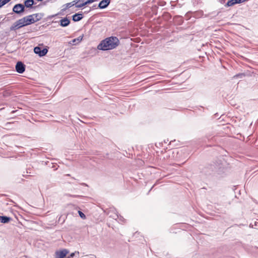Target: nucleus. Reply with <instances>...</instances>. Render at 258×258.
Segmentation results:
<instances>
[{
    "label": "nucleus",
    "mask_w": 258,
    "mask_h": 258,
    "mask_svg": "<svg viewBox=\"0 0 258 258\" xmlns=\"http://www.w3.org/2000/svg\"><path fill=\"white\" fill-rule=\"evenodd\" d=\"M25 11V7L24 5L22 4H18L15 5L13 8V11L17 14L21 15Z\"/></svg>",
    "instance_id": "obj_3"
},
{
    "label": "nucleus",
    "mask_w": 258,
    "mask_h": 258,
    "mask_svg": "<svg viewBox=\"0 0 258 258\" xmlns=\"http://www.w3.org/2000/svg\"><path fill=\"white\" fill-rule=\"evenodd\" d=\"M82 38H83L82 36H79V37H78L77 38L74 39L72 40V42L74 44H76V43H79V42H80L82 41Z\"/></svg>",
    "instance_id": "obj_16"
},
{
    "label": "nucleus",
    "mask_w": 258,
    "mask_h": 258,
    "mask_svg": "<svg viewBox=\"0 0 258 258\" xmlns=\"http://www.w3.org/2000/svg\"><path fill=\"white\" fill-rule=\"evenodd\" d=\"M4 5V3H3V2L0 0V8L2 7Z\"/></svg>",
    "instance_id": "obj_27"
},
{
    "label": "nucleus",
    "mask_w": 258,
    "mask_h": 258,
    "mask_svg": "<svg viewBox=\"0 0 258 258\" xmlns=\"http://www.w3.org/2000/svg\"><path fill=\"white\" fill-rule=\"evenodd\" d=\"M30 15L33 16L35 23L41 20L42 17L41 14H34Z\"/></svg>",
    "instance_id": "obj_15"
},
{
    "label": "nucleus",
    "mask_w": 258,
    "mask_h": 258,
    "mask_svg": "<svg viewBox=\"0 0 258 258\" xmlns=\"http://www.w3.org/2000/svg\"><path fill=\"white\" fill-rule=\"evenodd\" d=\"M21 28L18 23V21H16L13 25L10 27V31H16L17 30Z\"/></svg>",
    "instance_id": "obj_12"
},
{
    "label": "nucleus",
    "mask_w": 258,
    "mask_h": 258,
    "mask_svg": "<svg viewBox=\"0 0 258 258\" xmlns=\"http://www.w3.org/2000/svg\"><path fill=\"white\" fill-rule=\"evenodd\" d=\"M110 3V0H102L98 5V8L100 9L106 8Z\"/></svg>",
    "instance_id": "obj_8"
},
{
    "label": "nucleus",
    "mask_w": 258,
    "mask_h": 258,
    "mask_svg": "<svg viewBox=\"0 0 258 258\" xmlns=\"http://www.w3.org/2000/svg\"><path fill=\"white\" fill-rule=\"evenodd\" d=\"M12 220V218L7 216H0V223L7 224Z\"/></svg>",
    "instance_id": "obj_11"
},
{
    "label": "nucleus",
    "mask_w": 258,
    "mask_h": 258,
    "mask_svg": "<svg viewBox=\"0 0 258 258\" xmlns=\"http://www.w3.org/2000/svg\"><path fill=\"white\" fill-rule=\"evenodd\" d=\"M91 258H96V256L95 255H92Z\"/></svg>",
    "instance_id": "obj_31"
},
{
    "label": "nucleus",
    "mask_w": 258,
    "mask_h": 258,
    "mask_svg": "<svg viewBox=\"0 0 258 258\" xmlns=\"http://www.w3.org/2000/svg\"><path fill=\"white\" fill-rule=\"evenodd\" d=\"M34 52L39 56L42 57L46 54L48 52V50L46 48L41 49V47L36 46L34 48Z\"/></svg>",
    "instance_id": "obj_4"
},
{
    "label": "nucleus",
    "mask_w": 258,
    "mask_h": 258,
    "mask_svg": "<svg viewBox=\"0 0 258 258\" xmlns=\"http://www.w3.org/2000/svg\"><path fill=\"white\" fill-rule=\"evenodd\" d=\"M250 227H253V226L251 225V224H250Z\"/></svg>",
    "instance_id": "obj_37"
},
{
    "label": "nucleus",
    "mask_w": 258,
    "mask_h": 258,
    "mask_svg": "<svg viewBox=\"0 0 258 258\" xmlns=\"http://www.w3.org/2000/svg\"><path fill=\"white\" fill-rule=\"evenodd\" d=\"M92 9H96V5H94V6L92 7Z\"/></svg>",
    "instance_id": "obj_30"
},
{
    "label": "nucleus",
    "mask_w": 258,
    "mask_h": 258,
    "mask_svg": "<svg viewBox=\"0 0 258 258\" xmlns=\"http://www.w3.org/2000/svg\"><path fill=\"white\" fill-rule=\"evenodd\" d=\"M82 185H85V186H88L86 183H82Z\"/></svg>",
    "instance_id": "obj_34"
},
{
    "label": "nucleus",
    "mask_w": 258,
    "mask_h": 258,
    "mask_svg": "<svg viewBox=\"0 0 258 258\" xmlns=\"http://www.w3.org/2000/svg\"><path fill=\"white\" fill-rule=\"evenodd\" d=\"M78 253L79 254V251H75L74 252L71 253L70 255H69L67 257L66 256V258H73L76 253Z\"/></svg>",
    "instance_id": "obj_20"
},
{
    "label": "nucleus",
    "mask_w": 258,
    "mask_h": 258,
    "mask_svg": "<svg viewBox=\"0 0 258 258\" xmlns=\"http://www.w3.org/2000/svg\"><path fill=\"white\" fill-rule=\"evenodd\" d=\"M242 76H243V75L242 74H237V75H235L234 76V78H238L239 77H241Z\"/></svg>",
    "instance_id": "obj_25"
},
{
    "label": "nucleus",
    "mask_w": 258,
    "mask_h": 258,
    "mask_svg": "<svg viewBox=\"0 0 258 258\" xmlns=\"http://www.w3.org/2000/svg\"><path fill=\"white\" fill-rule=\"evenodd\" d=\"M119 44L118 39L115 36H111L101 41L97 48L102 50H108L115 48Z\"/></svg>",
    "instance_id": "obj_1"
},
{
    "label": "nucleus",
    "mask_w": 258,
    "mask_h": 258,
    "mask_svg": "<svg viewBox=\"0 0 258 258\" xmlns=\"http://www.w3.org/2000/svg\"><path fill=\"white\" fill-rule=\"evenodd\" d=\"M83 3L84 4V5L86 6L88 4H89L88 0H82Z\"/></svg>",
    "instance_id": "obj_26"
},
{
    "label": "nucleus",
    "mask_w": 258,
    "mask_h": 258,
    "mask_svg": "<svg viewBox=\"0 0 258 258\" xmlns=\"http://www.w3.org/2000/svg\"><path fill=\"white\" fill-rule=\"evenodd\" d=\"M83 18V13L82 12L76 13L73 15L72 19L74 22H78L81 20Z\"/></svg>",
    "instance_id": "obj_10"
},
{
    "label": "nucleus",
    "mask_w": 258,
    "mask_h": 258,
    "mask_svg": "<svg viewBox=\"0 0 258 258\" xmlns=\"http://www.w3.org/2000/svg\"><path fill=\"white\" fill-rule=\"evenodd\" d=\"M22 20H24V22L26 26H28L35 23L33 16H31L30 15L22 18Z\"/></svg>",
    "instance_id": "obj_7"
},
{
    "label": "nucleus",
    "mask_w": 258,
    "mask_h": 258,
    "mask_svg": "<svg viewBox=\"0 0 258 258\" xmlns=\"http://www.w3.org/2000/svg\"><path fill=\"white\" fill-rule=\"evenodd\" d=\"M80 1V0H74V2H75L76 4H78V2Z\"/></svg>",
    "instance_id": "obj_29"
},
{
    "label": "nucleus",
    "mask_w": 258,
    "mask_h": 258,
    "mask_svg": "<svg viewBox=\"0 0 258 258\" xmlns=\"http://www.w3.org/2000/svg\"><path fill=\"white\" fill-rule=\"evenodd\" d=\"M250 227H253V226L251 225V224H250Z\"/></svg>",
    "instance_id": "obj_38"
},
{
    "label": "nucleus",
    "mask_w": 258,
    "mask_h": 258,
    "mask_svg": "<svg viewBox=\"0 0 258 258\" xmlns=\"http://www.w3.org/2000/svg\"><path fill=\"white\" fill-rule=\"evenodd\" d=\"M15 111H16L13 110V111H12V113H14Z\"/></svg>",
    "instance_id": "obj_36"
},
{
    "label": "nucleus",
    "mask_w": 258,
    "mask_h": 258,
    "mask_svg": "<svg viewBox=\"0 0 258 258\" xmlns=\"http://www.w3.org/2000/svg\"><path fill=\"white\" fill-rule=\"evenodd\" d=\"M37 1H42L43 0H37Z\"/></svg>",
    "instance_id": "obj_40"
},
{
    "label": "nucleus",
    "mask_w": 258,
    "mask_h": 258,
    "mask_svg": "<svg viewBox=\"0 0 258 258\" xmlns=\"http://www.w3.org/2000/svg\"><path fill=\"white\" fill-rule=\"evenodd\" d=\"M72 3H73V4H74V5H75L76 6L77 5H78L75 2H74V1H73Z\"/></svg>",
    "instance_id": "obj_32"
},
{
    "label": "nucleus",
    "mask_w": 258,
    "mask_h": 258,
    "mask_svg": "<svg viewBox=\"0 0 258 258\" xmlns=\"http://www.w3.org/2000/svg\"><path fill=\"white\" fill-rule=\"evenodd\" d=\"M70 20L67 18L65 17L60 20L59 24L61 27H67L70 24Z\"/></svg>",
    "instance_id": "obj_9"
},
{
    "label": "nucleus",
    "mask_w": 258,
    "mask_h": 258,
    "mask_svg": "<svg viewBox=\"0 0 258 258\" xmlns=\"http://www.w3.org/2000/svg\"><path fill=\"white\" fill-rule=\"evenodd\" d=\"M74 197H81V196H74Z\"/></svg>",
    "instance_id": "obj_33"
},
{
    "label": "nucleus",
    "mask_w": 258,
    "mask_h": 258,
    "mask_svg": "<svg viewBox=\"0 0 258 258\" xmlns=\"http://www.w3.org/2000/svg\"><path fill=\"white\" fill-rule=\"evenodd\" d=\"M237 189H238V187H235L234 189L233 190L234 192L235 193L238 192V194H241L240 193V190H237Z\"/></svg>",
    "instance_id": "obj_24"
},
{
    "label": "nucleus",
    "mask_w": 258,
    "mask_h": 258,
    "mask_svg": "<svg viewBox=\"0 0 258 258\" xmlns=\"http://www.w3.org/2000/svg\"><path fill=\"white\" fill-rule=\"evenodd\" d=\"M256 223H257V222H256V221H255V223H254V225H255V226H256Z\"/></svg>",
    "instance_id": "obj_35"
},
{
    "label": "nucleus",
    "mask_w": 258,
    "mask_h": 258,
    "mask_svg": "<svg viewBox=\"0 0 258 258\" xmlns=\"http://www.w3.org/2000/svg\"><path fill=\"white\" fill-rule=\"evenodd\" d=\"M69 251L67 249H63L55 252L56 258H65L69 253Z\"/></svg>",
    "instance_id": "obj_5"
},
{
    "label": "nucleus",
    "mask_w": 258,
    "mask_h": 258,
    "mask_svg": "<svg viewBox=\"0 0 258 258\" xmlns=\"http://www.w3.org/2000/svg\"><path fill=\"white\" fill-rule=\"evenodd\" d=\"M95 1H96V0H88L89 4L92 3L94 2H95Z\"/></svg>",
    "instance_id": "obj_28"
},
{
    "label": "nucleus",
    "mask_w": 258,
    "mask_h": 258,
    "mask_svg": "<svg viewBox=\"0 0 258 258\" xmlns=\"http://www.w3.org/2000/svg\"><path fill=\"white\" fill-rule=\"evenodd\" d=\"M16 71L20 74H22L25 71V65L21 61H18L15 67Z\"/></svg>",
    "instance_id": "obj_6"
},
{
    "label": "nucleus",
    "mask_w": 258,
    "mask_h": 258,
    "mask_svg": "<svg viewBox=\"0 0 258 258\" xmlns=\"http://www.w3.org/2000/svg\"><path fill=\"white\" fill-rule=\"evenodd\" d=\"M17 21H18V23L19 24V25L21 27V28L26 26V25H25V23L24 22V20H22V18L20 19H19L18 20H17Z\"/></svg>",
    "instance_id": "obj_17"
},
{
    "label": "nucleus",
    "mask_w": 258,
    "mask_h": 258,
    "mask_svg": "<svg viewBox=\"0 0 258 258\" xmlns=\"http://www.w3.org/2000/svg\"><path fill=\"white\" fill-rule=\"evenodd\" d=\"M66 7L64 9H63V10H66V9L71 8V7L73 6L74 5V4H73V3H67L66 5Z\"/></svg>",
    "instance_id": "obj_19"
},
{
    "label": "nucleus",
    "mask_w": 258,
    "mask_h": 258,
    "mask_svg": "<svg viewBox=\"0 0 258 258\" xmlns=\"http://www.w3.org/2000/svg\"><path fill=\"white\" fill-rule=\"evenodd\" d=\"M104 212L113 219L117 220L119 218L118 213L113 207L104 210Z\"/></svg>",
    "instance_id": "obj_2"
},
{
    "label": "nucleus",
    "mask_w": 258,
    "mask_h": 258,
    "mask_svg": "<svg viewBox=\"0 0 258 258\" xmlns=\"http://www.w3.org/2000/svg\"><path fill=\"white\" fill-rule=\"evenodd\" d=\"M250 227H253V226L251 225V224H250Z\"/></svg>",
    "instance_id": "obj_39"
},
{
    "label": "nucleus",
    "mask_w": 258,
    "mask_h": 258,
    "mask_svg": "<svg viewBox=\"0 0 258 258\" xmlns=\"http://www.w3.org/2000/svg\"><path fill=\"white\" fill-rule=\"evenodd\" d=\"M78 213H79V215L80 217L82 219H86V215L82 211H78Z\"/></svg>",
    "instance_id": "obj_18"
},
{
    "label": "nucleus",
    "mask_w": 258,
    "mask_h": 258,
    "mask_svg": "<svg viewBox=\"0 0 258 258\" xmlns=\"http://www.w3.org/2000/svg\"><path fill=\"white\" fill-rule=\"evenodd\" d=\"M118 216H119V218H117V219H118V220L119 221H120L121 222H123L124 221V220H125L124 218L122 216H121V215H119V214H118Z\"/></svg>",
    "instance_id": "obj_22"
},
{
    "label": "nucleus",
    "mask_w": 258,
    "mask_h": 258,
    "mask_svg": "<svg viewBox=\"0 0 258 258\" xmlns=\"http://www.w3.org/2000/svg\"><path fill=\"white\" fill-rule=\"evenodd\" d=\"M64 219L63 218L62 219V216H60L58 219V223H61V224H63L64 222Z\"/></svg>",
    "instance_id": "obj_21"
},
{
    "label": "nucleus",
    "mask_w": 258,
    "mask_h": 258,
    "mask_svg": "<svg viewBox=\"0 0 258 258\" xmlns=\"http://www.w3.org/2000/svg\"><path fill=\"white\" fill-rule=\"evenodd\" d=\"M34 4V0H26L24 2V7L26 8H32V6Z\"/></svg>",
    "instance_id": "obj_14"
},
{
    "label": "nucleus",
    "mask_w": 258,
    "mask_h": 258,
    "mask_svg": "<svg viewBox=\"0 0 258 258\" xmlns=\"http://www.w3.org/2000/svg\"><path fill=\"white\" fill-rule=\"evenodd\" d=\"M236 4H241L240 1L239 0H230L227 3L225 6L226 7H231Z\"/></svg>",
    "instance_id": "obj_13"
},
{
    "label": "nucleus",
    "mask_w": 258,
    "mask_h": 258,
    "mask_svg": "<svg viewBox=\"0 0 258 258\" xmlns=\"http://www.w3.org/2000/svg\"><path fill=\"white\" fill-rule=\"evenodd\" d=\"M84 6H85V5H84V4L83 3H82L81 4H79L77 5L76 6V8H80L83 7Z\"/></svg>",
    "instance_id": "obj_23"
}]
</instances>
